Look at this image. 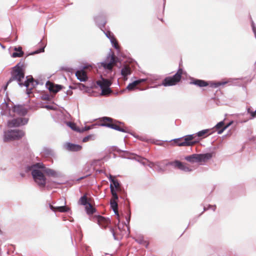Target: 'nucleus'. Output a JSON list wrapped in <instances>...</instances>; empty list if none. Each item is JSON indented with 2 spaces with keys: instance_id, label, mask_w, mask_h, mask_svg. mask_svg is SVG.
Returning <instances> with one entry per match:
<instances>
[{
  "instance_id": "nucleus-50",
  "label": "nucleus",
  "mask_w": 256,
  "mask_h": 256,
  "mask_svg": "<svg viewBox=\"0 0 256 256\" xmlns=\"http://www.w3.org/2000/svg\"><path fill=\"white\" fill-rule=\"evenodd\" d=\"M158 171H162V168H160L159 170Z\"/></svg>"
},
{
  "instance_id": "nucleus-16",
  "label": "nucleus",
  "mask_w": 256,
  "mask_h": 256,
  "mask_svg": "<svg viewBox=\"0 0 256 256\" xmlns=\"http://www.w3.org/2000/svg\"><path fill=\"white\" fill-rule=\"evenodd\" d=\"M66 148L67 150L72 152H78L82 150V147L78 144L67 143L66 144Z\"/></svg>"
},
{
  "instance_id": "nucleus-28",
  "label": "nucleus",
  "mask_w": 256,
  "mask_h": 256,
  "mask_svg": "<svg viewBox=\"0 0 256 256\" xmlns=\"http://www.w3.org/2000/svg\"><path fill=\"white\" fill-rule=\"evenodd\" d=\"M226 82H212L210 83V86H212V88H216L220 86L224 85V84H226Z\"/></svg>"
},
{
  "instance_id": "nucleus-27",
  "label": "nucleus",
  "mask_w": 256,
  "mask_h": 256,
  "mask_svg": "<svg viewBox=\"0 0 256 256\" xmlns=\"http://www.w3.org/2000/svg\"><path fill=\"white\" fill-rule=\"evenodd\" d=\"M18 49H20V52H14L12 54V56L13 58H16V57H22L24 55V52L22 51V47H18Z\"/></svg>"
},
{
  "instance_id": "nucleus-21",
  "label": "nucleus",
  "mask_w": 256,
  "mask_h": 256,
  "mask_svg": "<svg viewBox=\"0 0 256 256\" xmlns=\"http://www.w3.org/2000/svg\"><path fill=\"white\" fill-rule=\"evenodd\" d=\"M144 81V80L143 79L135 80L132 83L128 84L126 87V89L128 90H134L138 84H139L142 82Z\"/></svg>"
},
{
  "instance_id": "nucleus-11",
  "label": "nucleus",
  "mask_w": 256,
  "mask_h": 256,
  "mask_svg": "<svg viewBox=\"0 0 256 256\" xmlns=\"http://www.w3.org/2000/svg\"><path fill=\"white\" fill-rule=\"evenodd\" d=\"M12 112L20 116H24L28 112V110L22 105H15L12 108Z\"/></svg>"
},
{
  "instance_id": "nucleus-24",
  "label": "nucleus",
  "mask_w": 256,
  "mask_h": 256,
  "mask_svg": "<svg viewBox=\"0 0 256 256\" xmlns=\"http://www.w3.org/2000/svg\"><path fill=\"white\" fill-rule=\"evenodd\" d=\"M196 136L198 137H200L202 138H204L208 136L210 134V130L206 129V130H204L201 131H200L198 133H196Z\"/></svg>"
},
{
  "instance_id": "nucleus-41",
  "label": "nucleus",
  "mask_w": 256,
  "mask_h": 256,
  "mask_svg": "<svg viewBox=\"0 0 256 256\" xmlns=\"http://www.w3.org/2000/svg\"><path fill=\"white\" fill-rule=\"evenodd\" d=\"M90 126H86L84 128H82V130L80 129V132H82L84 131L90 130Z\"/></svg>"
},
{
  "instance_id": "nucleus-13",
  "label": "nucleus",
  "mask_w": 256,
  "mask_h": 256,
  "mask_svg": "<svg viewBox=\"0 0 256 256\" xmlns=\"http://www.w3.org/2000/svg\"><path fill=\"white\" fill-rule=\"evenodd\" d=\"M116 63V58L114 54H112L110 58L109 62H103L102 64V66L109 70H111Z\"/></svg>"
},
{
  "instance_id": "nucleus-33",
  "label": "nucleus",
  "mask_w": 256,
  "mask_h": 256,
  "mask_svg": "<svg viewBox=\"0 0 256 256\" xmlns=\"http://www.w3.org/2000/svg\"><path fill=\"white\" fill-rule=\"evenodd\" d=\"M112 42L114 44V46L116 48H118V44L116 38H112Z\"/></svg>"
},
{
  "instance_id": "nucleus-26",
  "label": "nucleus",
  "mask_w": 256,
  "mask_h": 256,
  "mask_svg": "<svg viewBox=\"0 0 256 256\" xmlns=\"http://www.w3.org/2000/svg\"><path fill=\"white\" fill-rule=\"evenodd\" d=\"M111 93H112V90L110 89V87L102 88V96H108Z\"/></svg>"
},
{
  "instance_id": "nucleus-19",
  "label": "nucleus",
  "mask_w": 256,
  "mask_h": 256,
  "mask_svg": "<svg viewBox=\"0 0 256 256\" xmlns=\"http://www.w3.org/2000/svg\"><path fill=\"white\" fill-rule=\"evenodd\" d=\"M230 124H228L226 126H224V122H219L216 126V128L218 130V134H222L224 130H226Z\"/></svg>"
},
{
  "instance_id": "nucleus-34",
  "label": "nucleus",
  "mask_w": 256,
  "mask_h": 256,
  "mask_svg": "<svg viewBox=\"0 0 256 256\" xmlns=\"http://www.w3.org/2000/svg\"><path fill=\"white\" fill-rule=\"evenodd\" d=\"M34 168H44V165L41 163H37L36 164L33 166Z\"/></svg>"
},
{
  "instance_id": "nucleus-29",
  "label": "nucleus",
  "mask_w": 256,
  "mask_h": 256,
  "mask_svg": "<svg viewBox=\"0 0 256 256\" xmlns=\"http://www.w3.org/2000/svg\"><path fill=\"white\" fill-rule=\"evenodd\" d=\"M68 126L72 128V129L73 130H74L76 131H77V132H80V128H76V125L74 123H72V122H69L68 123Z\"/></svg>"
},
{
  "instance_id": "nucleus-48",
  "label": "nucleus",
  "mask_w": 256,
  "mask_h": 256,
  "mask_svg": "<svg viewBox=\"0 0 256 256\" xmlns=\"http://www.w3.org/2000/svg\"><path fill=\"white\" fill-rule=\"evenodd\" d=\"M128 213L130 215V209H129L128 210Z\"/></svg>"
},
{
  "instance_id": "nucleus-31",
  "label": "nucleus",
  "mask_w": 256,
  "mask_h": 256,
  "mask_svg": "<svg viewBox=\"0 0 256 256\" xmlns=\"http://www.w3.org/2000/svg\"><path fill=\"white\" fill-rule=\"evenodd\" d=\"M138 161H140L141 163H142L144 165H146L148 164V160L144 158L140 157L139 159L138 160Z\"/></svg>"
},
{
  "instance_id": "nucleus-2",
  "label": "nucleus",
  "mask_w": 256,
  "mask_h": 256,
  "mask_svg": "<svg viewBox=\"0 0 256 256\" xmlns=\"http://www.w3.org/2000/svg\"><path fill=\"white\" fill-rule=\"evenodd\" d=\"M101 122L100 125L110 128L115 130L126 132V130L120 126L121 123L118 121L114 120V119L109 117H103L100 120Z\"/></svg>"
},
{
  "instance_id": "nucleus-40",
  "label": "nucleus",
  "mask_w": 256,
  "mask_h": 256,
  "mask_svg": "<svg viewBox=\"0 0 256 256\" xmlns=\"http://www.w3.org/2000/svg\"><path fill=\"white\" fill-rule=\"evenodd\" d=\"M46 172L48 174H50V175H52V176L54 175V174H55V172L54 170H50V169H48V170H46Z\"/></svg>"
},
{
  "instance_id": "nucleus-5",
  "label": "nucleus",
  "mask_w": 256,
  "mask_h": 256,
  "mask_svg": "<svg viewBox=\"0 0 256 256\" xmlns=\"http://www.w3.org/2000/svg\"><path fill=\"white\" fill-rule=\"evenodd\" d=\"M93 220L94 222L96 221L99 226L102 228H110L111 232L112 233L114 238H116L114 228L110 227V220L108 218H106L104 216L98 215L94 216L93 217Z\"/></svg>"
},
{
  "instance_id": "nucleus-25",
  "label": "nucleus",
  "mask_w": 256,
  "mask_h": 256,
  "mask_svg": "<svg viewBox=\"0 0 256 256\" xmlns=\"http://www.w3.org/2000/svg\"><path fill=\"white\" fill-rule=\"evenodd\" d=\"M198 154H194L192 155L186 156V160L190 162H197V156Z\"/></svg>"
},
{
  "instance_id": "nucleus-3",
  "label": "nucleus",
  "mask_w": 256,
  "mask_h": 256,
  "mask_svg": "<svg viewBox=\"0 0 256 256\" xmlns=\"http://www.w3.org/2000/svg\"><path fill=\"white\" fill-rule=\"evenodd\" d=\"M183 70L179 68L173 76L166 77L162 82V84L165 86H172L177 84L181 80Z\"/></svg>"
},
{
  "instance_id": "nucleus-47",
  "label": "nucleus",
  "mask_w": 256,
  "mask_h": 256,
  "mask_svg": "<svg viewBox=\"0 0 256 256\" xmlns=\"http://www.w3.org/2000/svg\"><path fill=\"white\" fill-rule=\"evenodd\" d=\"M3 114H8V112L6 111V110H5Z\"/></svg>"
},
{
  "instance_id": "nucleus-20",
  "label": "nucleus",
  "mask_w": 256,
  "mask_h": 256,
  "mask_svg": "<svg viewBox=\"0 0 256 256\" xmlns=\"http://www.w3.org/2000/svg\"><path fill=\"white\" fill-rule=\"evenodd\" d=\"M122 75L124 76V80H127V76L131 74V70L129 66H125L121 70Z\"/></svg>"
},
{
  "instance_id": "nucleus-43",
  "label": "nucleus",
  "mask_w": 256,
  "mask_h": 256,
  "mask_svg": "<svg viewBox=\"0 0 256 256\" xmlns=\"http://www.w3.org/2000/svg\"><path fill=\"white\" fill-rule=\"evenodd\" d=\"M44 108H47L48 110H52V106L48 105H46L44 106Z\"/></svg>"
},
{
  "instance_id": "nucleus-12",
  "label": "nucleus",
  "mask_w": 256,
  "mask_h": 256,
  "mask_svg": "<svg viewBox=\"0 0 256 256\" xmlns=\"http://www.w3.org/2000/svg\"><path fill=\"white\" fill-rule=\"evenodd\" d=\"M110 188L112 196V198L110 202V207L111 208H118V204L116 200L118 198V196L112 184H110Z\"/></svg>"
},
{
  "instance_id": "nucleus-6",
  "label": "nucleus",
  "mask_w": 256,
  "mask_h": 256,
  "mask_svg": "<svg viewBox=\"0 0 256 256\" xmlns=\"http://www.w3.org/2000/svg\"><path fill=\"white\" fill-rule=\"evenodd\" d=\"M25 134L22 130H8L5 132L4 140L5 142L19 140L22 138Z\"/></svg>"
},
{
  "instance_id": "nucleus-22",
  "label": "nucleus",
  "mask_w": 256,
  "mask_h": 256,
  "mask_svg": "<svg viewBox=\"0 0 256 256\" xmlns=\"http://www.w3.org/2000/svg\"><path fill=\"white\" fill-rule=\"evenodd\" d=\"M190 84H195L200 87H204L208 85V84L206 82L202 80H195L190 82Z\"/></svg>"
},
{
  "instance_id": "nucleus-14",
  "label": "nucleus",
  "mask_w": 256,
  "mask_h": 256,
  "mask_svg": "<svg viewBox=\"0 0 256 256\" xmlns=\"http://www.w3.org/2000/svg\"><path fill=\"white\" fill-rule=\"evenodd\" d=\"M46 85L48 90L54 94L58 92L62 88L60 85L54 84L49 81L46 82Z\"/></svg>"
},
{
  "instance_id": "nucleus-9",
  "label": "nucleus",
  "mask_w": 256,
  "mask_h": 256,
  "mask_svg": "<svg viewBox=\"0 0 256 256\" xmlns=\"http://www.w3.org/2000/svg\"><path fill=\"white\" fill-rule=\"evenodd\" d=\"M28 119L24 118H14L12 120H8V126L9 128L18 127L23 126L27 124Z\"/></svg>"
},
{
  "instance_id": "nucleus-36",
  "label": "nucleus",
  "mask_w": 256,
  "mask_h": 256,
  "mask_svg": "<svg viewBox=\"0 0 256 256\" xmlns=\"http://www.w3.org/2000/svg\"><path fill=\"white\" fill-rule=\"evenodd\" d=\"M114 210V212L116 216H117V218L118 220H120V215L119 214V212H118V209H113Z\"/></svg>"
},
{
  "instance_id": "nucleus-4",
  "label": "nucleus",
  "mask_w": 256,
  "mask_h": 256,
  "mask_svg": "<svg viewBox=\"0 0 256 256\" xmlns=\"http://www.w3.org/2000/svg\"><path fill=\"white\" fill-rule=\"evenodd\" d=\"M194 137V134L187 135L183 138L174 139V142L179 146H192L196 142L193 140Z\"/></svg>"
},
{
  "instance_id": "nucleus-39",
  "label": "nucleus",
  "mask_w": 256,
  "mask_h": 256,
  "mask_svg": "<svg viewBox=\"0 0 256 256\" xmlns=\"http://www.w3.org/2000/svg\"><path fill=\"white\" fill-rule=\"evenodd\" d=\"M2 108L3 110L6 109L8 110H9L8 107V104L6 102L3 103L2 105Z\"/></svg>"
},
{
  "instance_id": "nucleus-35",
  "label": "nucleus",
  "mask_w": 256,
  "mask_h": 256,
  "mask_svg": "<svg viewBox=\"0 0 256 256\" xmlns=\"http://www.w3.org/2000/svg\"><path fill=\"white\" fill-rule=\"evenodd\" d=\"M49 208H67L66 206H53L52 205L50 204H48Z\"/></svg>"
},
{
  "instance_id": "nucleus-45",
  "label": "nucleus",
  "mask_w": 256,
  "mask_h": 256,
  "mask_svg": "<svg viewBox=\"0 0 256 256\" xmlns=\"http://www.w3.org/2000/svg\"><path fill=\"white\" fill-rule=\"evenodd\" d=\"M14 50L15 51H17L18 52H20V49H18V48H15Z\"/></svg>"
},
{
  "instance_id": "nucleus-30",
  "label": "nucleus",
  "mask_w": 256,
  "mask_h": 256,
  "mask_svg": "<svg viewBox=\"0 0 256 256\" xmlns=\"http://www.w3.org/2000/svg\"><path fill=\"white\" fill-rule=\"evenodd\" d=\"M92 138H93L92 135H89L88 136H86L83 138L82 142H86L90 140H93L94 139Z\"/></svg>"
},
{
  "instance_id": "nucleus-15",
  "label": "nucleus",
  "mask_w": 256,
  "mask_h": 256,
  "mask_svg": "<svg viewBox=\"0 0 256 256\" xmlns=\"http://www.w3.org/2000/svg\"><path fill=\"white\" fill-rule=\"evenodd\" d=\"M196 156H197V162H206L212 158V153L198 154Z\"/></svg>"
},
{
  "instance_id": "nucleus-42",
  "label": "nucleus",
  "mask_w": 256,
  "mask_h": 256,
  "mask_svg": "<svg viewBox=\"0 0 256 256\" xmlns=\"http://www.w3.org/2000/svg\"><path fill=\"white\" fill-rule=\"evenodd\" d=\"M147 165H148L150 168H153L155 166V164L152 162L148 161Z\"/></svg>"
},
{
  "instance_id": "nucleus-37",
  "label": "nucleus",
  "mask_w": 256,
  "mask_h": 256,
  "mask_svg": "<svg viewBox=\"0 0 256 256\" xmlns=\"http://www.w3.org/2000/svg\"><path fill=\"white\" fill-rule=\"evenodd\" d=\"M54 210V212H56L57 210L59 211L60 212H68V210H70V209H53Z\"/></svg>"
},
{
  "instance_id": "nucleus-49",
  "label": "nucleus",
  "mask_w": 256,
  "mask_h": 256,
  "mask_svg": "<svg viewBox=\"0 0 256 256\" xmlns=\"http://www.w3.org/2000/svg\"><path fill=\"white\" fill-rule=\"evenodd\" d=\"M48 96H46L44 98V100H48Z\"/></svg>"
},
{
  "instance_id": "nucleus-51",
  "label": "nucleus",
  "mask_w": 256,
  "mask_h": 256,
  "mask_svg": "<svg viewBox=\"0 0 256 256\" xmlns=\"http://www.w3.org/2000/svg\"><path fill=\"white\" fill-rule=\"evenodd\" d=\"M130 216L128 217V222L130 221Z\"/></svg>"
},
{
  "instance_id": "nucleus-38",
  "label": "nucleus",
  "mask_w": 256,
  "mask_h": 256,
  "mask_svg": "<svg viewBox=\"0 0 256 256\" xmlns=\"http://www.w3.org/2000/svg\"><path fill=\"white\" fill-rule=\"evenodd\" d=\"M44 52V48H40L39 50H36L35 52H32V54H38L40 52Z\"/></svg>"
},
{
  "instance_id": "nucleus-8",
  "label": "nucleus",
  "mask_w": 256,
  "mask_h": 256,
  "mask_svg": "<svg viewBox=\"0 0 256 256\" xmlns=\"http://www.w3.org/2000/svg\"><path fill=\"white\" fill-rule=\"evenodd\" d=\"M78 203L80 205L84 206V208H94V202L90 195L86 194L79 200Z\"/></svg>"
},
{
  "instance_id": "nucleus-23",
  "label": "nucleus",
  "mask_w": 256,
  "mask_h": 256,
  "mask_svg": "<svg viewBox=\"0 0 256 256\" xmlns=\"http://www.w3.org/2000/svg\"><path fill=\"white\" fill-rule=\"evenodd\" d=\"M109 180L112 182L110 184H112L114 188H115L116 190H120V184L117 180L115 179L111 175L110 176Z\"/></svg>"
},
{
  "instance_id": "nucleus-10",
  "label": "nucleus",
  "mask_w": 256,
  "mask_h": 256,
  "mask_svg": "<svg viewBox=\"0 0 256 256\" xmlns=\"http://www.w3.org/2000/svg\"><path fill=\"white\" fill-rule=\"evenodd\" d=\"M167 165H170L175 168L184 170V172H190L191 169L188 167L186 164H184L179 160H174V162H169Z\"/></svg>"
},
{
  "instance_id": "nucleus-18",
  "label": "nucleus",
  "mask_w": 256,
  "mask_h": 256,
  "mask_svg": "<svg viewBox=\"0 0 256 256\" xmlns=\"http://www.w3.org/2000/svg\"><path fill=\"white\" fill-rule=\"evenodd\" d=\"M96 84L102 89L109 88L112 84V82L108 79L102 78V80L97 81Z\"/></svg>"
},
{
  "instance_id": "nucleus-1",
  "label": "nucleus",
  "mask_w": 256,
  "mask_h": 256,
  "mask_svg": "<svg viewBox=\"0 0 256 256\" xmlns=\"http://www.w3.org/2000/svg\"><path fill=\"white\" fill-rule=\"evenodd\" d=\"M24 72L23 68V64L20 62L14 68L12 76L7 82L5 88H6L8 85L14 80H16L20 85L25 86L26 87L28 86L30 82H34L33 78L31 77L30 78H28L24 82V83L23 84L22 80L24 78Z\"/></svg>"
},
{
  "instance_id": "nucleus-17",
  "label": "nucleus",
  "mask_w": 256,
  "mask_h": 256,
  "mask_svg": "<svg viewBox=\"0 0 256 256\" xmlns=\"http://www.w3.org/2000/svg\"><path fill=\"white\" fill-rule=\"evenodd\" d=\"M76 76L81 82H86L88 78L86 72L84 70H78L76 72Z\"/></svg>"
},
{
  "instance_id": "nucleus-46",
  "label": "nucleus",
  "mask_w": 256,
  "mask_h": 256,
  "mask_svg": "<svg viewBox=\"0 0 256 256\" xmlns=\"http://www.w3.org/2000/svg\"><path fill=\"white\" fill-rule=\"evenodd\" d=\"M253 30H254V32H255V35H256V31L255 28L254 27V26H253Z\"/></svg>"
},
{
  "instance_id": "nucleus-32",
  "label": "nucleus",
  "mask_w": 256,
  "mask_h": 256,
  "mask_svg": "<svg viewBox=\"0 0 256 256\" xmlns=\"http://www.w3.org/2000/svg\"><path fill=\"white\" fill-rule=\"evenodd\" d=\"M96 212V209H86V214L88 215H92Z\"/></svg>"
},
{
  "instance_id": "nucleus-7",
  "label": "nucleus",
  "mask_w": 256,
  "mask_h": 256,
  "mask_svg": "<svg viewBox=\"0 0 256 256\" xmlns=\"http://www.w3.org/2000/svg\"><path fill=\"white\" fill-rule=\"evenodd\" d=\"M32 174L35 182L40 186L44 187L46 183V178L44 174L38 170H33Z\"/></svg>"
},
{
  "instance_id": "nucleus-44",
  "label": "nucleus",
  "mask_w": 256,
  "mask_h": 256,
  "mask_svg": "<svg viewBox=\"0 0 256 256\" xmlns=\"http://www.w3.org/2000/svg\"><path fill=\"white\" fill-rule=\"evenodd\" d=\"M251 116L252 117H256V110L255 112H251Z\"/></svg>"
}]
</instances>
